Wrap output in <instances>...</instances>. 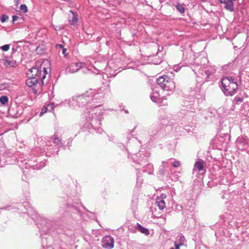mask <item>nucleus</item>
Returning <instances> with one entry per match:
<instances>
[{
  "label": "nucleus",
  "mask_w": 249,
  "mask_h": 249,
  "mask_svg": "<svg viewBox=\"0 0 249 249\" xmlns=\"http://www.w3.org/2000/svg\"><path fill=\"white\" fill-rule=\"evenodd\" d=\"M56 48H62V49H63V48H64V46H63V45H61V44H57V45H56Z\"/></svg>",
  "instance_id": "58836bf2"
},
{
  "label": "nucleus",
  "mask_w": 249,
  "mask_h": 249,
  "mask_svg": "<svg viewBox=\"0 0 249 249\" xmlns=\"http://www.w3.org/2000/svg\"><path fill=\"white\" fill-rule=\"evenodd\" d=\"M180 161L177 160H175L174 162L172 163V166L175 167H178L180 166Z\"/></svg>",
  "instance_id": "2f4dec72"
},
{
  "label": "nucleus",
  "mask_w": 249,
  "mask_h": 249,
  "mask_svg": "<svg viewBox=\"0 0 249 249\" xmlns=\"http://www.w3.org/2000/svg\"><path fill=\"white\" fill-rule=\"evenodd\" d=\"M194 71H195L196 74H197V72L196 71H195V70H194Z\"/></svg>",
  "instance_id": "49530a36"
},
{
  "label": "nucleus",
  "mask_w": 249,
  "mask_h": 249,
  "mask_svg": "<svg viewBox=\"0 0 249 249\" xmlns=\"http://www.w3.org/2000/svg\"><path fill=\"white\" fill-rule=\"evenodd\" d=\"M74 65H75V67L76 68H78V70L82 67L83 64L82 63H77L75 64H73Z\"/></svg>",
  "instance_id": "c9c22d12"
},
{
  "label": "nucleus",
  "mask_w": 249,
  "mask_h": 249,
  "mask_svg": "<svg viewBox=\"0 0 249 249\" xmlns=\"http://www.w3.org/2000/svg\"><path fill=\"white\" fill-rule=\"evenodd\" d=\"M68 71L70 73H74L78 71V68H76L75 65L71 64L68 68Z\"/></svg>",
  "instance_id": "5701e85b"
},
{
  "label": "nucleus",
  "mask_w": 249,
  "mask_h": 249,
  "mask_svg": "<svg viewBox=\"0 0 249 249\" xmlns=\"http://www.w3.org/2000/svg\"><path fill=\"white\" fill-rule=\"evenodd\" d=\"M124 112L125 113H128V111L127 110H124Z\"/></svg>",
  "instance_id": "c03bdc74"
},
{
  "label": "nucleus",
  "mask_w": 249,
  "mask_h": 249,
  "mask_svg": "<svg viewBox=\"0 0 249 249\" xmlns=\"http://www.w3.org/2000/svg\"><path fill=\"white\" fill-rule=\"evenodd\" d=\"M12 22L13 23H14L16 21H17L19 18V17L17 16H13L12 17Z\"/></svg>",
  "instance_id": "4c0bfd02"
},
{
  "label": "nucleus",
  "mask_w": 249,
  "mask_h": 249,
  "mask_svg": "<svg viewBox=\"0 0 249 249\" xmlns=\"http://www.w3.org/2000/svg\"><path fill=\"white\" fill-rule=\"evenodd\" d=\"M45 223H46V224H48V222L45 221Z\"/></svg>",
  "instance_id": "a18cd8bd"
},
{
  "label": "nucleus",
  "mask_w": 249,
  "mask_h": 249,
  "mask_svg": "<svg viewBox=\"0 0 249 249\" xmlns=\"http://www.w3.org/2000/svg\"><path fill=\"white\" fill-rule=\"evenodd\" d=\"M160 62V61L159 62V63ZM156 64H158L159 63H155Z\"/></svg>",
  "instance_id": "09e8293b"
},
{
  "label": "nucleus",
  "mask_w": 249,
  "mask_h": 249,
  "mask_svg": "<svg viewBox=\"0 0 249 249\" xmlns=\"http://www.w3.org/2000/svg\"><path fill=\"white\" fill-rule=\"evenodd\" d=\"M156 203L160 210H163L165 207V203L164 200L160 198H158Z\"/></svg>",
  "instance_id": "6ab92c4d"
},
{
  "label": "nucleus",
  "mask_w": 249,
  "mask_h": 249,
  "mask_svg": "<svg viewBox=\"0 0 249 249\" xmlns=\"http://www.w3.org/2000/svg\"><path fill=\"white\" fill-rule=\"evenodd\" d=\"M114 239L110 235L106 236L102 239V246L107 249H112L114 247Z\"/></svg>",
  "instance_id": "9d476101"
},
{
  "label": "nucleus",
  "mask_w": 249,
  "mask_h": 249,
  "mask_svg": "<svg viewBox=\"0 0 249 249\" xmlns=\"http://www.w3.org/2000/svg\"><path fill=\"white\" fill-rule=\"evenodd\" d=\"M105 88L101 87L97 90L93 89V92L90 96L92 98L91 102L93 103H98L101 102L103 99L105 94Z\"/></svg>",
  "instance_id": "0eeeda50"
},
{
  "label": "nucleus",
  "mask_w": 249,
  "mask_h": 249,
  "mask_svg": "<svg viewBox=\"0 0 249 249\" xmlns=\"http://www.w3.org/2000/svg\"><path fill=\"white\" fill-rule=\"evenodd\" d=\"M197 74L201 76V78L205 79V81H208L210 76L212 74V72L206 68L203 67L198 70Z\"/></svg>",
  "instance_id": "9b49d317"
},
{
  "label": "nucleus",
  "mask_w": 249,
  "mask_h": 249,
  "mask_svg": "<svg viewBox=\"0 0 249 249\" xmlns=\"http://www.w3.org/2000/svg\"><path fill=\"white\" fill-rule=\"evenodd\" d=\"M167 167V162L166 161H163L160 167L158 175L161 177H164L166 175Z\"/></svg>",
  "instance_id": "f8f14e48"
},
{
  "label": "nucleus",
  "mask_w": 249,
  "mask_h": 249,
  "mask_svg": "<svg viewBox=\"0 0 249 249\" xmlns=\"http://www.w3.org/2000/svg\"><path fill=\"white\" fill-rule=\"evenodd\" d=\"M137 170H139V168H137V167H135Z\"/></svg>",
  "instance_id": "de8ad7c7"
},
{
  "label": "nucleus",
  "mask_w": 249,
  "mask_h": 249,
  "mask_svg": "<svg viewBox=\"0 0 249 249\" xmlns=\"http://www.w3.org/2000/svg\"><path fill=\"white\" fill-rule=\"evenodd\" d=\"M157 82L163 90L172 91L175 88V83L173 79L167 75L159 77Z\"/></svg>",
  "instance_id": "20e7f679"
},
{
  "label": "nucleus",
  "mask_w": 249,
  "mask_h": 249,
  "mask_svg": "<svg viewBox=\"0 0 249 249\" xmlns=\"http://www.w3.org/2000/svg\"><path fill=\"white\" fill-rule=\"evenodd\" d=\"M13 56H5L4 58L0 59V62H2L4 66L6 68L16 67L18 65V64L20 62L22 59L18 62L16 60L13 58Z\"/></svg>",
  "instance_id": "1a4fd4ad"
},
{
  "label": "nucleus",
  "mask_w": 249,
  "mask_h": 249,
  "mask_svg": "<svg viewBox=\"0 0 249 249\" xmlns=\"http://www.w3.org/2000/svg\"><path fill=\"white\" fill-rule=\"evenodd\" d=\"M221 89L226 96H232L238 89V85L235 79L232 77H223L221 81Z\"/></svg>",
  "instance_id": "f03ea898"
},
{
  "label": "nucleus",
  "mask_w": 249,
  "mask_h": 249,
  "mask_svg": "<svg viewBox=\"0 0 249 249\" xmlns=\"http://www.w3.org/2000/svg\"><path fill=\"white\" fill-rule=\"evenodd\" d=\"M8 18H9V17L7 15H6L5 14H3L0 18V20L1 22L3 23V22H5V21H6L8 20Z\"/></svg>",
  "instance_id": "cd10ccee"
},
{
  "label": "nucleus",
  "mask_w": 249,
  "mask_h": 249,
  "mask_svg": "<svg viewBox=\"0 0 249 249\" xmlns=\"http://www.w3.org/2000/svg\"><path fill=\"white\" fill-rule=\"evenodd\" d=\"M234 101L237 103H241L243 102V98H241V97H235L234 98Z\"/></svg>",
  "instance_id": "473e14b6"
},
{
  "label": "nucleus",
  "mask_w": 249,
  "mask_h": 249,
  "mask_svg": "<svg viewBox=\"0 0 249 249\" xmlns=\"http://www.w3.org/2000/svg\"><path fill=\"white\" fill-rule=\"evenodd\" d=\"M20 9L21 10L23 11V12L24 13L27 12V11H28L27 7L25 4H21L20 6Z\"/></svg>",
  "instance_id": "c756f323"
},
{
  "label": "nucleus",
  "mask_w": 249,
  "mask_h": 249,
  "mask_svg": "<svg viewBox=\"0 0 249 249\" xmlns=\"http://www.w3.org/2000/svg\"><path fill=\"white\" fill-rule=\"evenodd\" d=\"M80 204H81V203H76L75 205L74 203L71 204L70 200L68 202V205H69L70 207L74 208L76 210H78V206L77 205Z\"/></svg>",
  "instance_id": "c85d7f7f"
},
{
  "label": "nucleus",
  "mask_w": 249,
  "mask_h": 249,
  "mask_svg": "<svg viewBox=\"0 0 249 249\" xmlns=\"http://www.w3.org/2000/svg\"><path fill=\"white\" fill-rule=\"evenodd\" d=\"M70 12L71 13L72 16L71 18L69 19V21L71 23V24L74 25L78 21L77 14L76 13L73 12L72 10H71Z\"/></svg>",
  "instance_id": "f3484780"
},
{
  "label": "nucleus",
  "mask_w": 249,
  "mask_h": 249,
  "mask_svg": "<svg viewBox=\"0 0 249 249\" xmlns=\"http://www.w3.org/2000/svg\"><path fill=\"white\" fill-rule=\"evenodd\" d=\"M53 143L55 144V146H57L58 147H59L61 146L62 143L61 142V140L59 139V138L55 137L53 139Z\"/></svg>",
  "instance_id": "b1692460"
},
{
  "label": "nucleus",
  "mask_w": 249,
  "mask_h": 249,
  "mask_svg": "<svg viewBox=\"0 0 249 249\" xmlns=\"http://www.w3.org/2000/svg\"><path fill=\"white\" fill-rule=\"evenodd\" d=\"M225 8L230 12H233L234 11V7L232 0H228L225 3Z\"/></svg>",
  "instance_id": "2eb2a0df"
},
{
  "label": "nucleus",
  "mask_w": 249,
  "mask_h": 249,
  "mask_svg": "<svg viewBox=\"0 0 249 249\" xmlns=\"http://www.w3.org/2000/svg\"><path fill=\"white\" fill-rule=\"evenodd\" d=\"M176 8L177 10L180 13L182 14L184 12L185 8L183 5L178 3L176 6Z\"/></svg>",
  "instance_id": "4be33fe9"
},
{
  "label": "nucleus",
  "mask_w": 249,
  "mask_h": 249,
  "mask_svg": "<svg viewBox=\"0 0 249 249\" xmlns=\"http://www.w3.org/2000/svg\"><path fill=\"white\" fill-rule=\"evenodd\" d=\"M204 162L202 160H199L195 163L194 170H197L198 171H201L204 169Z\"/></svg>",
  "instance_id": "ddd939ff"
},
{
  "label": "nucleus",
  "mask_w": 249,
  "mask_h": 249,
  "mask_svg": "<svg viewBox=\"0 0 249 249\" xmlns=\"http://www.w3.org/2000/svg\"><path fill=\"white\" fill-rule=\"evenodd\" d=\"M151 154L148 151H139L134 154L132 157V160L135 163L143 166L147 161V159L150 157Z\"/></svg>",
  "instance_id": "423d86ee"
},
{
  "label": "nucleus",
  "mask_w": 249,
  "mask_h": 249,
  "mask_svg": "<svg viewBox=\"0 0 249 249\" xmlns=\"http://www.w3.org/2000/svg\"><path fill=\"white\" fill-rule=\"evenodd\" d=\"M177 238H178V241L179 242L178 244H181V245H183L184 242L186 241L184 236L182 235L178 236Z\"/></svg>",
  "instance_id": "a878e982"
},
{
  "label": "nucleus",
  "mask_w": 249,
  "mask_h": 249,
  "mask_svg": "<svg viewBox=\"0 0 249 249\" xmlns=\"http://www.w3.org/2000/svg\"><path fill=\"white\" fill-rule=\"evenodd\" d=\"M150 98L154 102L158 103L160 100V94L157 91L154 92L153 91V92L150 96Z\"/></svg>",
  "instance_id": "a211bd4d"
},
{
  "label": "nucleus",
  "mask_w": 249,
  "mask_h": 249,
  "mask_svg": "<svg viewBox=\"0 0 249 249\" xmlns=\"http://www.w3.org/2000/svg\"><path fill=\"white\" fill-rule=\"evenodd\" d=\"M90 107H92L94 109H92L91 111L90 112L89 116L87 117L86 120L87 122L90 124L91 127L95 129L101 124V121L103 112L101 110L99 111L96 110L97 107H101L100 105H93L92 106H90Z\"/></svg>",
  "instance_id": "7ed1b4c3"
},
{
  "label": "nucleus",
  "mask_w": 249,
  "mask_h": 249,
  "mask_svg": "<svg viewBox=\"0 0 249 249\" xmlns=\"http://www.w3.org/2000/svg\"><path fill=\"white\" fill-rule=\"evenodd\" d=\"M42 229L41 230H40V233L42 235V232H45L46 233V231L49 229V225L46 226V227L44 228H42Z\"/></svg>",
  "instance_id": "72a5a7b5"
},
{
  "label": "nucleus",
  "mask_w": 249,
  "mask_h": 249,
  "mask_svg": "<svg viewBox=\"0 0 249 249\" xmlns=\"http://www.w3.org/2000/svg\"><path fill=\"white\" fill-rule=\"evenodd\" d=\"M45 47L44 45H41L38 46L36 49V52L38 54H42L45 53Z\"/></svg>",
  "instance_id": "aec40b11"
},
{
  "label": "nucleus",
  "mask_w": 249,
  "mask_h": 249,
  "mask_svg": "<svg viewBox=\"0 0 249 249\" xmlns=\"http://www.w3.org/2000/svg\"><path fill=\"white\" fill-rule=\"evenodd\" d=\"M142 171L143 172H148L149 174H152L153 171V165L150 163H148L146 165V166L143 165Z\"/></svg>",
  "instance_id": "dca6fc26"
},
{
  "label": "nucleus",
  "mask_w": 249,
  "mask_h": 249,
  "mask_svg": "<svg viewBox=\"0 0 249 249\" xmlns=\"http://www.w3.org/2000/svg\"><path fill=\"white\" fill-rule=\"evenodd\" d=\"M10 48V45L5 44L1 47H0V49H2V51L4 52L8 51Z\"/></svg>",
  "instance_id": "7c9ffc66"
},
{
  "label": "nucleus",
  "mask_w": 249,
  "mask_h": 249,
  "mask_svg": "<svg viewBox=\"0 0 249 249\" xmlns=\"http://www.w3.org/2000/svg\"><path fill=\"white\" fill-rule=\"evenodd\" d=\"M170 249H174L173 248H170Z\"/></svg>",
  "instance_id": "8fccbe9b"
},
{
  "label": "nucleus",
  "mask_w": 249,
  "mask_h": 249,
  "mask_svg": "<svg viewBox=\"0 0 249 249\" xmlns=\"http://www.w3.org/2000/svg\"><path fill=\"white\" fill-rule=\"evenodd\" d=\"M135 229L141 233L144 234L145 235H148L149 234V231L148 229L142 227L141 224L137 223Z\"/></svg>",
  "instance_id": "4468645a"
},
{
  "label": "nucleus",
  "mask_w": 249,
  "mask_h": 249,
  "mask_svg": "<svg viewBox=\"0 0 249 249\" xmlns=\"http://www.w3.org/2000/svg\"><path fill=\"white\" fill-rule=\"evenodd\" d=\"M53 146L52 145L46 146V148H44V150L47 151V153L53 154L54 153V150H52Z\"/></svg>",
  "instance_id": "bb28decb"
},
{
  "label": "nucleus",
  "mask_w": 249,
  "mask_h": 249,
  "mask_svg": "<svg viewBox=\"0 0 249 249\" xmlns=\"http://www.w3.org/2000/svg\"><path fill=\"white\" fill-rule=\"evenodd\" d=\"M45 166V162L44 161H41L39 162V165H33L32 166L33 167V169L39 170Z\"/></svg>",
  "instance_id": "412c9836"
},
{
  "label": "nucleus",
  "mask_w": 249,
  "mask_h": 249,
  "mask_svg": "<svg viewBox=\"0 0 249 249\" xmlns=\"http://www.w3.org/2000/svg\"><path fill=\"white\" fill-rule=\"evenodd\" d=\"M236 144L239 150H245L249 153V139L243 137H238L236 140Z\"/></svg>",
  "instance_id": "6e6552de"
},
{
  "label": "nucleus",
  "mask_w": 249,
  "mask_h": 249,
  "mask_svg": "<svg viewBox=\"0 0 249 249\" xmlns=\"http://www.w3.org/2000/svg\"><path fill=\"white\" fill-rule=\"evenodd\" d=\"M93 92V89H90L83 94L76 96L75 99L73 98L77 103L79 107H83L88 103L91 102L92 98L90 97Z\"/></svg>",
  "instance_id": "39448f33"
},
{
  "label": "nucleus",
  "mask_w": 249,
  "mask_h": 249,
  "mask_svg": "<svg viewBox=\"0 0 249 249\" xmlns=\"http://www.w3.org/2000/svg\"><path fill=\"white\" fill-rule=\"evenodd\" d=\"M66 52L67 49L66 48H64L62 49V53L64 55L65 57L66 56Z\"/></svg>",
  "instance_id": "ea45409f"
},
{
  "label": "nucleus",
  "mask_w": 249,
  "mask_h": 249,
  "mask_svg": "<svg viewBox=\"0 0 249 249\" xmlns=\"http://www.w3.org/2000/svg\"><path fill=\"white\" fill-rule=\"evenodd\" d=\"M228 0H219V2L220 3H224L225 4L226 2L228 1Z\"/></svg>",
  "instance_id": "79ce46f5"
},
{
  "label": "nucleus",
  "mask_w": 249,
  "mask_h": 249,
  "mask_svg": "<svg viewBox=\"0 0 249 249\" xmlns=\"http://www.w3.org/2000/svg\"><path fill=\"white\" fill-rule=\"evenodd\" d=\"M20 0H14V1L15 2V3H16V5L17 6Z\"/></svg>",
  "instance_id": "37998d69"
},
{
  "label": "nucleus",
  "mask_w": 249,
  "mask_h": 249,
  "mask_svg": "<svg viewBox=\"0 0 249 249\" xmlns=\"http://www.w3.org/2000/svg\"><path fill=\"white\" fill-rule=\"evenodd\" d=\"M132 209L133 210L136 209L137 208V201H134V200H133L132 201Z\"/></svg>",
  "instance_id": "f704fd0d"
},
{
  "label": "nucleus",
  "mask_w": 249,
  "mask_h": 249,
  "mask_svg": "<svg viewBox=\"0 0 249 249\" xmlns=\"http://www.w3.org/2000/svg\"><path fill=\"white\" fill-rule=\"evenodd\" d=\"M8 102V98L7 96H1L0 97V102L3 104L5 105Z\"/></svg>",
  "instance_id": "393cba45"
},
{
  "label": "nucleus",
  "mask_w": 249,
  "mask_h": 249,
  "mask_svg": "<svg viewBox=\"0 0 249 249\" xmlns=\"http://www.w3.org/2000/svg\"><path fill=\"white\" fill-rule=\"evenodd\" d=\"M174 245L175 249H180V247L182 246L181 244H178L176 241L174 242Z\"/></svg>",
  "instance_id": "e433bc0d"
},
{
  "label": "nucleus",
  "mask_w": 249,
  "mask_h": 249,
  "mask_svg": "<svg viewBox=\"0 0 249 249\" xmlns=\"http://www.w3.org/2000/svg\"><path fill=\"white\" fill-rule=\"evenodd\" d=\"M28 78L26 80V85L32 87L35 85H46L48 83L50 74L47 72L45 67L41 70V68L33 67L27 73Z\"/></svg>",
  "instance_id": "f257e3e1"
},
{
  "label": "nucleus",
  "mask_w": 249,
  "mask_h": 249,
  "mask_svg": "<svg viewBox=\"0 0 249 249\" xmlns=\"http://www.w3.org/2000/svg\"><path fill=\"white\" fill-rule=\"evenodd\" d=\"M17 51V49L13 48H12V55L13 56V55H14L16 53Z\"/></svg>",
  "instance_id": "a19ab883"
}]
</instances>
